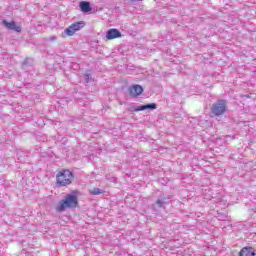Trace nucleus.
<instances>
[{"instance_id": "f257e3e1", "label": "nucleus", "mask_w": 256, "mask_h": 256, "mask_svg": "<svg viewBox=\"0 0 256 256\" xmlns=\"http://www.w3.org/2000/svg\"><path fill=\"white\" fill-rule=\"evenodd\" d=\"M79 204L77 194L75 192L66 195V198L64 200H61L59 204L56 206V210L59 211V213H63L65 209H75L77 205Z\"/></svg>"}, {"instance_id": "f03ea898", "label": "nucleus", "mask_w": 256, "mask_h": 256, "mask_svg": "<svg viewBox=\"0 0 256 256\" xmlns=\"http://www.w3.org/2000/svg\"><path fill=\"white\" fill-rule=\"evenodd\" d=\"M56 183L59 187H67L73 183V172L62 170L56 175Z\"/></svg>"}, {"instance_id": "7ed1b4c3", "label": "nucleus", "mask_w": 256, "mask_h": 256, "mask_svg": "<svg viewBox=\"0 0 256 256\" xmlns=\"http://www.w3.org/2000/svg\"><path fill=\"white\" fill-rule=\"evenodd\" d=\"M211 113L214 117H221L227 113V101L218 100L211 107Z\"/></svg>"}, {"instance_id": "20e7f679", "label": "nucleus", "mask_w": 256, "mask_h": 256, "mask_svg": "<svg viewBox=\"0 0 256 256\" xmlns=\"http://www.w3.org/2000/svg\"><path fill=\"white\" fill-rule=\"evenodd\" d=\"M85 27V22L80 21V22H75L72 25H70L68 28L64 30V33L68 35V37H73L77 31H81Z\"/></svg>"}, {"instance_id": "39448f33", "label": "nucleus", "mask_w": 256, "mask_h": 256, "mask_svg": "<svg viewBox=\"0 0 256 256\" xmlns=\"http://www.w3.org/2000/svg\"><path fill=\"white\" fill-rule=\"evenodd\" d=\"M2 25L6 27L9 31H15L16 33H21V26H17L15 21L8 22L7 20L2 21Z\"/></svg>"}, {"instance_id": "423d86ee", "label": "nucleus", "mask_w": 256, "mask_h": 256, "mask_svg": "<svg viewBox=\"0 0 256 256\" xmlns=\"http://www.w3.org/2000/svg\"><path fill=\"white\" fill-rule=\"evenodd\" d=\"M120 37H122V35L121 31H119L118 29L111 28L106 32V39L108 41H111L113 39H119Z\"/></svg>"}, {"instance_id": "0eeeda50", "label": "nucleus", "mask_w": 256, "mask_h": 256, "mask_svg": "<svg viewBox=\"0 0 256 256\" xmlns=\"http://www.w3.org/2000/svg\"><path fill=\"white\" fill-rule=\"evenodd\" d=\"M143 93V86L136 84L129 88L130 97H139Z\"/></svg>"}, {"instance_id": "6e6552de", "label": "nucleus", "mask_w": 256, "mask_h": 256, "mask_svg": "<svg viewBox=\"0 0 256 256\" xmlns=\"http://www.w3.org/2000/svg\"><path fill=\"white\" fill-rule=\"evenodd\" d=\"M79 7H80V10L82 11V13H89L93 10V8H91V3L87 2V1L80 2Z\"/></svg>"}, {"instance_id": "1a4fd4ad", "label": "nucleus", "mask_w": 256, "mask_h": 256, "mask_svg": "<svg viewBox=\"0 0 256 256\" xmlns=\"http://www.w3.org/2000/svg\"><path fill=\"white\" fill-rule=\"evenodd\" d=\"M147 109H150V111H153L154 109H157V104L151 103V104L140 105L135 109V111H147Z\"/></svg>"}, {"instance_id": "9d476101", "label": "nucleus", "mask_w": 256, "mask_h": 256, "mask_svg": "<svg viewBox=\"0 0 256 256\" xmlns=\"http://www.w3.org/2000/svg\"><path fill=\"white\" fill-rule=\"evenodd\" d=\"M255 250L251 247H244L239 253V256H255Z\"/></svg>"}, {"instance_id": "9b49d317", "label": "nucleus", "mask_w": 256, "mask_h": 256, "mask_svg": "<svg viewBox=\"0 0 256 256\" xmlns=\"http://www.w3.org/2000/svg\"><path fill=\"white\" fill-rule=\"evenodd\" d=\"M101 193H103L101 188H93L90 190V195H101Z\"/></svg>"}, {"instance_id": "f8f14e48", "label": "nucleus", "mask_w": 256, "mask_h": 256, "mask_svg": "<svg viewBox=\"0 0 256 256\" xmlns=\"http://www.w3.org/2000/svg\"><path fill=\"white\" fill-rule=\"evenodd\" d=\"M156 205H158V207H164L165 206V199H158L156 201Z\"/></svg>"}, {"instance_id": "ddd939ff", "label": "nucleus", "mask_w": 256, "mask_h": 256, "mask_svg": "<svg viewBox=\"0 0 256 256\" xmlns=\"http://www.w3.org/2000/svg\"><path fill=\"white\" fill-rule=\"evenodd\" d=\"M84 79H85L86 83H89V81L91 80V74H85Z\"/></svg>"}, {"instance_id": "4468645a", "label": "nucleus", "mask_w": 256, "mask_h": 256, "mask_svg": "<svg viewBox=\"0 0 256 256\" xmlns=\"http://www.w3.org/2000/svg\"><path fill=\"white\" fill-rule=\"evenodd\" d=\"M51 40H52V41H55V36H53V37L51 38Z\"/></svg>"}]
</instances>
